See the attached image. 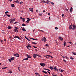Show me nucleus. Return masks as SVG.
Instances as JSON below:
<instances>
[{
  "label": "nucleus",
  "mask_w": 76,
  "mask_h": 76,
  "mask_svg": "<svg viewBox=\"0 0 76 76\" xmlns=\"http://www.w3.org/2000/svg\"><path fill=\"white\" fill-rule=\"evenodd\" d=\"M58 70H59V71L61 72H63V70L60 69H58Z\"/></svg>",
  "instance_id": "obj_27"
},
{
  "label": "nucleus",
  "mask_w": 76,
  "mask_h": 76,
  "mask_svg": "<svg viewBox=\"0 0 76 76\" xmlns=\"http://www.w3.org/2000/svg\"><path fill=\"white\" fill-rule=\"evenodd\" d=\"M14 56H15V57H19V54H18V53H17L14 54Z\"/></svg>",
  "instance_id": "obj_4"
},
{
  "label": "nucleus",
  "mask_w": 76,
  "mask_h": 76,
  "mask_svg": "<svg viewBox=\"0 0 76 76\" xmlns=\"http://www.w3.org/2000/svg\"><path fill=\"white\" fill-rule=\"evenodd\" d=\"M45 58H47V59H48V57H47V56H45Z\"/></svg>",
  "instance_id": "obj_44"
},
{
  "label": "nucleus",
  "mask_w": 76,
  "mask_h": 76,
  "mask_svg": "<svg viewBox=\"0 0 76 76\" xmlns=\"http://www.w3.org/2000/svg\"><path fill=\"white\" fill-rule=\"evenodd\" d=\"M35 74L36 75H39V74H38V73H35Z\"/></svg>",
  "instance_id": "obj_42"
},
{
  "label": "nucleus",
  "mask_w": 76,
  "mask_h": 76,
  "mask_svg": "<svg viewBox=\"0 0 76 76\" xmlns=\"http://www.w3.org/2000/svg\"><path fill=\"white\" fill-rule=\"evenodd\" d=\"M11 60L13 61L14 60V59H15V58H14V57H11Z\"/></svg>",
  "instance_id": "obj_28"
},
{
  "label": "nucleus",
  "mask_w": 76,
  "mask_h": 76,
  "mask_svg": "<svg viewBox=\"0 0 76 76\" xmlns=\"http://www.w3.org/2000/svg\"><path fill=\"white\" fill-rule=\"evenodd\" d=\"M8 13V11H7L5 12V14H6V13Z\"/></svg>",
  "instance_id": "obj_46"
},
{
  "label": "nucleus",
  "mask_w": 76,
  "mask_h": 76,
  "mask_svg": "<svg viewBox=\"0 0 76 76\" xmlns=\"http://www.w3.org/2000/svg\"><path fill=\"white\" fill-rule=\"evenodd\" d=\"M14 38H15V39L17 38H18V39H19L20 40V37H19V36H15V37H14Z\"/></svg>",
  "instance_id": "obj_5"
},
{
  "label": "nucleus",
  "mask_w": 76,
  "mask_h": 76,
  "mask_svg": "<svg viewBox=\"0 0 76 76\" xmlns=\"http://www.w3.org/2000/svg\"><path fill=\"white\" fill-rule=\"evenodd\" d=\"M22 26H26V24H23L22 25Z\"/></svg>",
  "instance_id": "obj_29"
},
{
  "label": "nucleus",
  "mask_w": 76,
  "mask_h": 76,
  "mask_svg": "<svg viewBox=\"0 0 76 76\" xmlns=\"http://www.w3.org/2000/svg\"><path fill=\"white\" fill-rule=\"evenodd\" d=\"M41 2H43V3H47L48 4V2L47 1H42Z\"/></svg>",
  "instance_id": "obj_6"
},
{
  "label": "nucleus",
  "mask_w": 76,
  "mask_h": 76,
  "mask_svg": "<svg viewBox=\"0 0 76 76\" xmlns=\"http://www.w3.org/2000/svg\"><path fill=\"white\" fill-rule=\"evenodd\" d=\"M30 38V39H32V40H36V41L37 40H38L37 39H33V38Z\"/></svg>",
  "instance_id": "obj_17"
},
{
  "label": "nucleus",
  "mask_w": 76,
  "mask_h": 76,
  "mask_svg": "<svg viewBox=\"0 0 76 76\" xmlns=\"http://www.w3.org/2000/svg\"><path fill=\"white\" fill-rule=\"evenodd\" d=\"M70 59L71 60H73L74 59V58H72V57L70 58Z\"/></svg>",
  "instance_id": "obj_35"
},
{
  "label": "nucleus",
  "mask_w": 76,
  "mask_h": 76,
  "mask_svg": "<svg viewBox=\"0 0 76 76\" xmlns=\"http://www.w3.org/2000/svg\"><path fill=\"white\" fill-rule=\"evenodd\" d=\"M22 30L24 31H26V29L24 28H22Z\"/></svg>",
  "instance_id": "obj_21"
},
{
  "label": "nucleus",
  "mask_w": 76,
  "mask_h": 76,
  "mask_svg": "<svg viewBox=\"0 0 76 76\" xmlns=\"http://www.w3.org/2000/svg\"><path fill=\"white\" fill-rule=\"evenodd\" d=\"M65 58L66 59H69L67 57V56H65Z\"/></svg>",
  "instance_id": "obj_41"
},
{
  "label": "nucleus",
  "mask_w": 76,
  "mask_h": 76,
  "mask_svg": "<svg viewBox=\"0 0 76 76\" xmlns=\"http://www.w3.org/2000/svg\"><path fill=\"white\" fill-rule=\"evenodd\" d=\"M27 19L28 20H29V19H30V20H31V19H30V18H27Z\"/></svg>",
  "instance_id": "obj_49"
},
{
  "label": "nucleus",
  "mask_w": 76,
  "mask_h": 76,
  "mask_svg": "<svg viewBox=\"0 0 76 76\" xmlns=\"http://www.w3.org/2000/svg\"><path fill=\"white\" fill-rule=\"evenodd\" d=\"M52 75H53V76H55L56 75H53V74H52Z\"/></svg>",
  "instance_id": "obj_60"
},
{
  "label": "nucleus",
  "mask_w": 76,
  "mask_h": 76,
  "mask_svg": "<svg viewBox=\"0 0 76 76\" xmlns=\"http://www.w3.org/2000/svg\"><path fill=\"white\" fill-rule=\"evenodd\" d=\"M12 60H11V59H8V61H10V62H11V61H12Z\"/></svg>",
  "instance_id": "obj_34"
},
{
  "label": "nucleus",
  "mask_w": 76,
  "mask_h": 76,
  "mask_svg": "<svg viewBox=\"0 0 76 76\" xmlns=\"http://www.w3.org/2000/svg\"><path fill=\"white\" fill-rule=\"evenodd\" d=\"M18 23V22H15V23H14V24H15Z\"/></svg>",
  "instance_id": "obj_43"
},
{
  "label": "nucleus",
  "mask_w": 76,
  "mask_h": 76,
  "mask_svg": "<svg viewBox=\"0 0 76 76\" xmlns=\"http://www.w3.org/2000/svg\"><path fill=\"white\" fill-rule=\"evenodd\" d=\"M2 68V69H6V68H4V67H3V68Z\"/></svg>",
  "instance_id": "obj_45"
},
{
  "label": "nucleus",
  "mask_w": 76,
  "mask_h": 76,
  "mask_svg": "<svg viewBox=\"0 0 76 76\" xmlns=\"http://www.w3.org/2000/svg\"><path fill=\"white\" fill-rule=\"evenodd\" d=\"M15 6V5L13 4H11V7H13Z\"/></svg>",
  "instance_id": "obj_26"
},
{
  "label": "nucleus",
  "mask_w": 76,
  "mask_h": 76,
  "mask_svg": "<svg viewBox=\"0 0 76 76\" xmlns=\"http://www.w3.org/2000/svg\"><path fill=\"white\" fill-rule=\"evenodd\" d=\"M42 15V14H39V16H41Z\"/></svg>",
  "instance_id": "obj_37"
},
{
  "label": "nucleus",
  "mask_w": 76,
  "mask_h": 76,
  "mask_svg": "<svg viewBox=\"0 0 76 76\" xmlns=\"http://www.w3.org/2000/svg\"><path fill=\"white\" fill-rule=\"evenodd\" d=\"M46 56H48V57H50L52 58H53V57H52V56L50 55H46Z\"/></svg>",
  "instance_id": "obj_12"
},
{
  "label": "nucleus",
  "mask_w": 76,
  "mask_h": 76,
  "mask_svg": "<svg viewBox=\"0 0 76 76\" xmlns=\"http://www.w3.org/2000/svg\"><path fill=\"white\" fill-rule=\"evenodd\" d=\"M9 72H10V73H12V71H10Z\"/></svg>",
  "instance_id": "obj_61"
},
{
  "label": "nucleus",
  "mask_w": 76,
  "mask_h": 76,
  "mask_svg": "<svg viewBox=\"0 0 76 76\" xmlns=\"http://www.w3.org/2000/svg\"><path fill=\"white\" fill-rule=\"evenodd\" d=\"M45 47H48V45L46 44V45H45Z\"/></svg>",
  "instance_id": "obj_59"
},
{
  "label": "nucleus",
  "mask_w": 76,
  "mask_h": 76,
  "mask_svg": "<svg viewBox=\"0 0 76 76\" xmlns=\"http://www.w3.org/2000/svg\"><path fill=\"white\" fill-rule=\"evenodd\" d=\"M6 15H7V16L8 17L10 18V15H8L7 14H6Z\"/></svg>",
  "instance_id": "obj_25"
},
{
  "label": "nucleus",
  "mask_w": 76,
  "mask_h": 76,
  "mask_svg": "<svg viewBox=\"0 0 76 76\" xmlns=\"http://www.w3.org/2000/svg\"><path fill=\"white\" fill-rule=\"evenodd\" d=\"M40 31L42 32H44V31H43L42 30H40Z\"/></svg>",
  "instance_id": "obj_51"
},
{
  "label": "nucleus",
  "mask_w": 76,
  "mask_h": 76,
  "mask_svg": "<svg viewBox=\"0 0 76 76\" xmlns=\"http://www.w3.org/2000/svg\"><path fill=\"white\" fill-rule=\"evenodd\" d=\"M22 19L23 20V22H25V18H23Z\"/></svg>",
  "instance_id": "obj_39"
},
{
  "label": "nucleus",
  "mask_w": 76,
  "mask_h": 76,
  "mask_svg": "<svg viewBox=\"0 0 76 76\" xmlns=\"http://www.w3.org/2000/svg\"><path fill=\"white\" fill-rule=\"evenodd\" d=\"M33 47H34V48H37V47H36L34 46H33Z\"/></svg>",
  "instance_id": "obj_56"
},
{
  "label": "nucleus",
  "mask_w": 76,
  "mask_h": 76,
  "mask_svg": "<svg viewBox=\"0 0 76 76\" xmlns=\"http://www.w3.org/2000/svg\"><path fill=\"white\" fill-rule=\"evenodd\" d=\"M25 37L26 38V39H28V38H27V37H26V36H25Z\"/></svg>",
  "instance_id": "obj_55"
},
{
  "label": "nucleus",
  "mask_w": 76,
  "mask_h": 76,
  "mask_svg": "<svg viewBox=\"0 0 76 76\" xmlns=\"http://www.w3.org/2000/svg\"><path fill=\"white\" fill-rule=\"evenodd\" d=\"M37 75V76H40L39 75Z\"/></svg>",
  "instance_id": "obj_64"
},
{
  "label": "nucleus",
  "mask_w": 76,
  "mask_h": 76,
  "mask_svg": "<svg viewBox=\"0 0 76 76\" xmlns=\"http://www.w3.org/2000/svg\"><path fill=\"white\" fill-rule=\"evenodd\" d=\"M64 16V14H62V17H63Z\"/></svg>",
  "instance_id": "obj_54"
},
{
  "label": "nucleus",
  "mask_w": 76,
  "mask_h": 76,
  "mask_svg": "<svg viewBox=\"0 0 76 76\" xmlns=\"http://www.w3.org/2000/svg\"><path fill=\"white\" fill-rule=\"evenodd\" d=\"M14 31L15 32H16V33L18 32V30L17 29H14Z\"/></svg>",
  "instance_id": "obj_11"
},
{
  "label": "nucleus",
  "mask_w": 76,
  "mask_h": 76,
  "mask_svg": "<svg viewBox=\"0 0 76 76\" xmlns=\"http://www.w3.org/2000/svg\"><path fill=\"white\" fill-rule=\"evenodd\" d=\"M58 29V28L57 27H55V29L56 30H57Z\"/></svg>",
  "instance_id": "obj_40"
},
{
  "label": "nucleus",
  "mask_w": 76,
  "mask_h": 76,
  "mask_svg": "<svg viewBox=\"0 0 76 76\" xmlns=\"http://www.w3.org/2000/svg\"><path fill=\"white\" fill-rule=\"evenodd\" d=\"M62 57H63L64 58H65V57H64V56H61Z\"/></svg>",
  "instance_id": "obj_57"
},
{
  "label": "nucleus",
  "mask_w": 76,
  "mask_h": 76,
  "mask_svg": "<svg viewBox=\"0 0 76 76\" xmlns=\"http://www.w3.org/2000/svg\"><path fill=\"white\" fill-rule=\"evenodd\" d=\"M11 28H12V27L11 26H8L7 27V28L9 29H10Z\"/></svg>",
  "instance_id": "obj_23"
},
{
  "label": "nucleus",
  "mask_w": 76,
  "mask_h": 76,
  "mask_svg": "<svg viewBox=\"0 0 76 76\" xmlns=\"http://www.w3.org/2000/svg\"><path fill=\"white\" fill-rule=\"evenodd\" d=\"M22 3H23V2H22V1L20 2V4H22Z\"/></svg>",
  "instance_id": "obj_52"
},
{
  "label": "nucleus",
  "mask_w": 76,
  "mask_h": 76,
  "mask_svg": "<svg viewBox=\"0 0 76 76\" xmlns=\"http://www.w3.org/2000/svg\"><path fill=\"white\" fill-rule=\"evenodd\" d=\"M47 72H48V73L49 74H50V72L47 71Z\"/></svg>",
  "instance_id": "obj_48"
},
{
  "label": "nucleus",
  "mask_w": 76,
  "mask_h": 76,
  "mask_svg": "<svg viewBox=\"0 0 76 76\" xmlns=\"http://www.w3.org/2000/svg\"><path fill=\"white\" fill-rule=\"evenodd\" d=\"M50 3H51V4H52V5H53L54 4V3H53V2H50Z\"/></svg>",
  "instance_id": "obj_33"
},
{
  "label": "nucleus",
  "mask_w": 76,
  "mask_h": 76,
  "mask_svg": "<svg viewBox=\"0 0 76 76\" xmlns=\"http://www.w3.org/2000/svg\"><path fill=\"white\" fill-rule=\"evenodd\" d=\"M65 62H66V61L65 60H64V59H63V60Z\"/></svg>",
  "instance_id": "obj_47"
},
{
  "label": "nucleus",
  "mask_w": 76,
  "mask_h": 76,
  "mask_svg": "<svg viewBox=\"0 0 76 76\" xmlns=\"http://www.w3.org/2000/svg\"><path fill=\"white\" fill-rule=\"evenodd\" d=\"M72 7H71L70 9L69 10H70V12L71 13L72 12Z\"/></svg>",
  "instance_id": "obj_16"
},
{
  "label": "nucleus",
  "mask_w": 76,
  "mask_h": 76,
  "mask_svg": "<svg viewBox=\"0 0 76 76\" xmlns=\"http://www.w3.org/2000/svg\"><path fill=\"white\" fill-rule=\"evenodd\" d=\"M76 27V26H75V25L73 26L72 28L73 30H75V29Z\"/></svg>",
  "instance_id": "obj_8"
},
{
  "label": "nucleus",
  "mask_w": 76,
  "mask_h": 76,
  "mask_svg": "<svg viewBox=\"0 0 76 76\" xmlns=\"http://www.w3.org/2000/svg\"><path fill=\"white\" fill-rule=\"evenodd\" d=\"M26 56H27L28 58H31V57L29 55H28L27 54Z\"/></svg>",
  "instance_id": "obj_14"
},
{
  "label": "nucleus",
  "mask_w": 76,
  "mask_h": 76,
  "mask_svg": "<svg viewBox=\"0 0 76 76\" xmlns=\"http://www.w3.org/2000/svg\"><path fill=\"white\" fill-rule=\"evenodd\" d=\"M40 65H41V66L44 67L45 66V64L43 63H41L40 64Z\"/></svg>",
  "instance_id": "obj_2"
},
{
  "label": "nucleus",
  "mask_w": 76,
  "mask_h": 76,
  "mask_svg": "<svg viewBox=\"0 0 76 76\" xmlns=\"http://www.w3.org/2000/svg\"><path fill=\"white\" fill-rule=\"evenodd\" d=\"M29 10L30 11H31V12H32L33 10L32 8H29Z\"/></svg>",
  "instance_id": "obj_10"
},
{
  "label": "nucleus",
  "mask_w": 76,
  "mask_h": 76,
  "mask_svg": "<svg viewBox=\"0 0 76 76\" xmlns=\"http://www.w3.org/2000/svg\"><path fill=\"white\" fill-rule=\"evenodd\" d=\"M42 72L44 73H45V74H48V72H46L45 71L43 70L42 71Z\"/></svg>",
  "instance_id": "obj_19"
},
{
  "label": "nucleus",
  "mask_w": 76,
  "mask_h": 76,
  "mask_svg": "<svg viewBox=\"0 0 76 76\" xmlns=\"http://www.w3.org/2000/svg\"><path fill=\"white\" fill-rule=\"evenodd\" d=\"M55 70L56 71H58V69H55Z\"/></svg>",
  "instance_id": "obj_50"
},
{
  "label": "nucleus",
  "mask_w": 76,
  "mask_h": 76,
  "mask_svg": "<svg viewBox=\"0 0 76 76\" xmlns=\"http://www.w3.org/2000/svg\"><path fill=\"white\" fill-rule=\"evenodd\" d=\"M23 60H28V58H26L23 59Z\"/></svg>",
  "instance_id": "obj_32"
},
{
  "label": "nucleus",
  "mask_w": 76,
  "mask_h": 76,
  "mask_svg": "<svg viewBox=\"0 0 76 76\" xmlns=\"http://www.w3.org/2000/svg\"><path fill=\"white\" fill-rule=\"evenodd\" d=\"M15 3H17L19 4V2L18 0L15 1Z\"/></svg>",
  "instance_id": "obj_22"
},
{
  "label": "nucleus",
  "mask_w": 76,
  "mask_h": 76,
  "mask_svg": "<svg viewBox=\"0 0 76 76\" xmlns=\"http://www.w3.org/2000/svg\"><path fill=\"white\" fill-rule=\"evenodd\" d=\"M30 20V19L28 20H27V21H26V22L27 23H28L29 22V21Z\"/></svg>",
  "instance_id": "obj_31"
},
{
  "label": "nucleus",
  "mask_w": 76,
  "mask_h": 76,
  "mask_svg": "<svg viewBox=\"0 0 76 76\" xmlns=\"http://www.w3.org/2000/svg\"><path fill=\"white\" fill-rule=\"evenodd\" d=\"M26 47H27V49H28V50H30V49L28 48H31V46H29L28 45V46H26Z\"/></svg>",
  "instance_id": "obj_7"
},
{
  "label": "nucleus",
  "mask_w": 76,
  "mask_h": 76,
  "mask_svg": "<svg viewBox=\"0 0 76 76\" xmlns=\"http://www.w3.org/2000/svg\"><path fill=\"white\" fill-rule=\"evenodd\" d=\"M65 10H66V11H68V10L67 9H65Z\"/></svg>",
  "instance_id": "obj_63"
},
{
  "label": "nucleus",
  "mask_w": 76,
  "mask_h": 76,
  "mask_svg": "<svg viewBox=\"0 0 76 76\" xmlns=\"http://www.w3.org/2000/svg\"><path fill=\"white\" fill-rule=\"evenodd\" d=\"M58 39H60V40L61 41H63V39L62 38V37H58Z\"/></svg>",
  "instance_id": "obj_9"
},
{
  "label": "nucleus",
  "mask_w": 76,
  "mask_h": 76,
  "mask_svg": "<svg viewBox=\"0 0 76 76\" xmlns=\"http://www.w3.org/2000/svg\"><path fill=\"white\" fill-rule=\"evenodd\" d=\"M36 55H37V56L38 57H41V56L39 55H37L36 54Z\"/></svg>",
  "instance_id": "obj_30"
},
{
  "label": "nucleus",
  "mask_w": 76,
  "mask_h": 76,
  "mask_svg": "<svg viewBox=\"0 0 76 76\" xmlns=\"http://www.w3.org/2000/svg\"><path fill=\"white\" fill-rule=\"evenodd\" d=\"M20 19H22V17H20Z\"/></svg>",
  "instance_id": "obj_62"
},
{
  "label": "nucleus",
  "mask_w": 76,
  "mask_h": 76,
  "mask_svg": "<svg viewBox=\"0 0 76 76\" xmlns=\"http://www.w3.org/2000/svg\"><path fill=\"white\" fill-rule=\"evenodd\" d=\"M72 54H73L74 55L76 56V53H72Z\"/></svg>",
  "instance_id": "obj_38"
},
{
  "label": "nucleus",
  "mask_w": 76,
  "mask_h": 76,
  "mask_svg": "<svg viewBox=\"0 0 76 76\" xmlns=\"http://www.w3.org/2000/svg\"><path fill=\"white\" fill-rule=\"evenodd\" d=\"M15 29H18V28H17V27H15Z\"/></svg>",
  "instance_id": "obj_58"
},
{
  "label": "nucleus",
  "mask_w": 76,
  "mask_h": 76,
  "mask_svg": "<svg viewBox=\"0 0 76 76\" xmlns=\"http://www.w3.org/2000/svg\"><path fill=\"white\" fill-rule=\"evenodd\" d=\"M26 39L28 41H30V39Z\"/></svg>",
  "instance_id": "obj_53"
},
{
  "label": "nucleus",
  "mask_w": 76,
  "mask_h": 76,
  "mask_svg": "<svg viewBox=\"0 0 76 76\" xmlns=\"http://www.w3.org/2000/svg\"><path fill=\"white\" fill-rule=\"evenodd\" d=\"M53 68L54 69H57V68H56V66L53 67Z\"/></svg>",
  "instance_id": "obj_36"
},
{
  "label": "nucleus",
  "mask_w": 76,
  "mask_h": 76,
  "mask_svg": "<svg viewBox=\"0 0 76 76\" xmlns=\"http://www.w3.org/2000/svg\"><path fill=\"white\" fill-rule=\"evenodd\" d=\"M53 67H50V69L52 70H53Z\"/></svg>",
  "instance_id": "obj_18"
},
{
  "label": "nucleus",
  "mask_w": 76,
  "mask_h": 76,
  "mask_svg": "<svg viewBox=\"0 0 76 76\" xmlns=\"http://www.w3.org/2000/svg\"><path fill=\"white\" fill-rule=\"evenodd\" d=\"M66 43L65 42H64L63 45H64V46H65V45H66Z\"/></svg>",
  "instance_id": "obj_20"
},
{
  "label": "nucleus",
  "mask_w": 76,
  "mask_h": 76,
  "mask_svg": "<svg viewBox=\"0 0 76 76\" xmlns=\"http://www.w3.org/2000/svg\"><path fill=\"white\" fill-rule=\"evenodd\" d=\"M32 44H34L35 45H37V43H36V42H32Z\"/></svg>",
  "instance_id": "obj_24"
},
{
  "label": "nucleus",
  "mask_w": 76,
  "mask_h": 76,
  "mask_svg": "<svg viewBox=\"0 0 76 76\" xmlns=\"http://www.w3.org/2000/svg\"><path fill=\"white\" fill-rule=\"evenodd\" d=\"M33 57H34V58H36L37 55L36 54H34L33 55Z\"/></svg>",
  "instance_id": "obj_15"
},
{
  "label": "nucleus",
  "mask_w": 76,
  "mask_h": 76,
  "mask_svg": "<svg viewBox=\"0 0 76 76\" xmlns=\"http://www.w3.org/2000/svg\"><path fill=\"white\" fill-rule=\"evenodd\" d=\"M72 26L73 25L72 24L70 26H69V29H72Z\"/></svg>",
  "instance_id": "obj_13"
},
{
  "label": "nucleus",
  "mask_w": 76,
  "mask_h": 76,
  "mask_svg": "<svg viewBox=\"0 0 76 76\" xmlns=\"http://www.w3.org/2000/svg\"><path fill=\"white\" fill-rule=\"evenodd\" d=\"M41 40L44 42H45L46 41V38L45 37L44 38L41 39Z\"/></svg>",
  "instance_id": "obj_3"
},
{
  "label": "nucleus",
  "mask_w": 76,
  "mask_h": 76,
  "mask_svg": "<svg viewBox=\"0 0 76 76\" xmlns=\"http://www.w3.org/2000/svg\"><path fill=\"white\" fill-rule=\"evenodd\" d=\"M15 18H11L10 20V21L11 22H13L15 21Z\"/></svg>",
  "instance_id": "obj_1"
}]
</instances>
